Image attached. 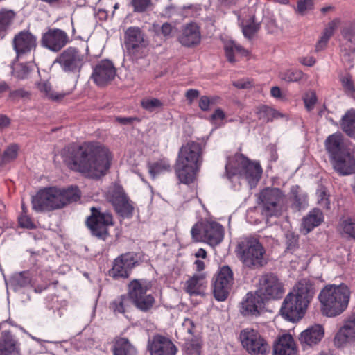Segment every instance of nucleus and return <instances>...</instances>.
<instances>
[{
  "instance_id": "f257e3e1",
  "label": "nucleus",
  "mask_w": 355,
  "mask_h": 355,
  "mask_svg": "<svg viewBox=\"0 0 355 355\" xmlns=\"http://www.w3.org/2000/svg\"><path fill=\"white\" fill-rule=\"evenodd\" d=\"M62 157L71 169L92 178L105 175L112 159L110 150L98 143H85L79 147H67L62 152Z\"/></svg>"
},
{
  "instance_id": "f03ea898",
  "label": "nucleus",
  "mask_w": 355,
  "mask_h": 355,
  "mask_svg": "<svg viewBox=\"0 0 355 355\" xmlns=\"http://www.w3.org/2000/svg\"><path fill=\"white\" fill-rule=\"evenodd\" d=\"M315 293L314 284L309 280L299 281L284 298L281 307L282 315L291 322L298 321L304 315Z\"/></svg>"
},
{
  "instance_id": "7ed1b4c3",
  "label": "nucleus",
  "mask_w": 355,
  "mask_h": 355,
  "mask_svg": "<svg viewBox=\"0 0 355 355\" xmlns=\"http://www.w3.org/2000/svg\"><path fill=\"white\" fill-rule=\"evenodd\" d=\"M202 162V146L199 142L190 141L180 149L175 164L179 180L189 184L195 180Z\"/></svg>"
},
{
  "instance_id": "20e7f679",
  "label": "nucleus",
  "mask_w": 355,
  "mask_h": 355,
  "mask_svg": "<svg viewBox=\"0 0 355 355\" xmlns=\"http://www.w3.org/2000/svg\"><path fill=\"white\" fill-rule=\"evenodd\" d=\"M350 295V289L345 284L326 285L318 295L322 313L330 318L340 315L347 309Z\"/></svg>"
},
{
  "instance_id": "39448f33",
  "label": "nucleus",
  "mask_w": 355,
  "mask_h": 355,
  "mask_svg": "<svg viewBox=\"0 0 355 355\" xmlns=\"http://www.w3.org/2000/svg\"><path fill=\"white\" fill-rule=\"evenodd\" d=\"M225 171L229 180H232L235 177L244 179L250 187L256 186L262 173V169L259 163L252 162L242 154L239 153L228 158Z\"/></svg>"
},
{
  "instance_id": "423d86ee",
  "label": "nucleus",
  "mask_w": 355,
  "mask_h": 355,
  "mask_svg": "<svg viewBox=\"0 0 355 355\" xmlns=\"http://www.w3.org/2000/svg\"><path fill=\"white\" fill-rule=\"evenodd\" d=\"M236 252L243 264L250 268L262 267L266 263V250L254 237H245L237 245Z\"/></svg>"
},
{
  "instance_id": "0eeeda50",
  "label": "nucleus",
  "mask_w": 355,
  "mask_h": 355,
  "mask_svg": "<svg viewBox=\"0 0 355 355\" xmlns=\"http://www.w3.org/2000/svg\"><path fill=\"white\" fill-rule=\"evenodd\" d=\"M257 199L262 215L267 218L279 216L286 200L285 196L279 189L270 187L261 190Z\"/></svg>"
},
{
  "instance_id": "6e6552de",
  "label": "nucleus",
  "mask_w": 355,
  "mask_h": 355,
  "mask_svg": "<svg viewBox=\"0 0 355 355\" xmlns=\"http://www.w3.org/2000/svg\"><path fill=\"white\" fill-rule=\"evenodd\" d=\"M150 288V282L144 279H133L128 284V296L137 308L146 311L155 302L154 297L150 294H147Z\"/></svg>"
},
{
  "instance_id": "1a4fd4ad",
  "label": "nucleus",
  "mask_w": 355,
  "mask_h": 355,
  "mask_svg": "<svg viewBox=\"0 0 355 355\" xmlns=\"http://www.w3.org/2000/svg\"><path fill=\"white\" fill-rule=\"evenodd\" d=\"M191 234L195 242H207L210 245L214 246L222 241L224 231L219 223L206 222L194 225Z\"/></svg>"
},
{
  "instance_id": "9d476101",
  "label": "nucleus",
  "mask_w": 355,
  "mask_h": 355,
  "mask_svg": "<svg viewBox=\"0 0 355 355\" xmlns=\"http://www.w3.org/2000/svg\"><path fill=\"white\" fill-rule=\"evenodd\" d=\"M60 189L51 187L40 189L32 197L33 209L37 211H51L62 207Z\"/></svg>"
},
{
  "instance_id": "9b49d317",
  "label": "nucleus",
  "mask_w": 355,
  "mask_h": 355,
  "mask_svg": "<svg viewBox=\"0 0 355 355\" xmlns=\"http://www.w3.org/2000/svg\"><path fill=\"white\" fill-rule=\"evenodd\" d=\"M239 338L243 347L251 355H265L268 350L266 340L254 329L241 330Z\"/></svg>"
},
{
  "instance_id": "f8f14e48",
  "label": "nucleus",
  "mask_w": 355,
  "mask_h": 355,
  "mask_svg": "<svg viewBox=\"0 0 355 355\" xmlns=\"http://www.w3.org/2000/svg\"><path fill=\"white\" fill-rule=\"evenodd\" d=\"M256 292L265 301L281 298L284 289L282 282L275 275L266 273L259 278Z\"/></svg>"
},
{
  "instance_id": "ddd939ff",
  "label": "nucleus",
  "mask_w": 355,
  "mask_h": 355,
  "mask_svg": "<svg viewBox=\"0 0 355 355\" xmlns=\"http://www.w3.org/2000/svg\"><path fill=\"white\" fill-rule=\"evenodd\" d=\"M84 62V55L76 48L69 47L57 56L53 64H58L64 72L78 73Z\"/></svg>"
},
{
  "instance_id": "4468645a",
  "label": "nucleus",
  "mask_w": 355,
  "mask_h": 355,
  "mask_svg": "<svg viewBox=\"0 0 355 355\" xmlns=\"http://www.w3.org/2000/svg\"><path fill=\"white\" fill-rule=\"evenodd\" d=\"M91 216L87 220V225L92 235L105 240L108 234L107 227L112 225V216L94 207L91 208Z\"/></svg>"
},
{
  "instance_id": "2eb2a0df",
  "label": "nucleus",
  "mask_w": 355,
  "mask_h": 355,
  "mask_svg": "<svg viewBox=\"0 0 355 355\" xmlns=\"http://www.w3.org/2000/svg\"><path fill=\"white\" fill-rule=\"evenodd\" d=\"M234 283L233 272L225 266L220 268L213 285V293L218 301L227 299Z\"/></svg>"
},
{
  "instance_id": "dca6fc26",
  "label": "nucleus",
  "mask_w": 355,
  "mask_h": 355,
  "mask_svg": "<svg viewBox=\"0 0 355 355\" xmlns=\"http://www.w3.org/2000/svg\"><path fill=\"white\" fill-rule=\"evenodd\" d=\"M108 198L120 216L124 218L132 216L133 206L121 187H113L109 191Z\"/></svg>"
},
{
  "instance_id": "f3484780",
  "label": "nucleus",
  "mask_w": 355,
  "mask_h": 355,
  "mask_svg": "<svg viewBox=\"0 0 355 355\" xmlns=\"http://www.w3.org/2000/svg\"><path fill=\"white\" fill-rule=\"evenodd\" d=\"M69 42L67 33L60 28H49L42 37L41 44L53 52H58Z\"/></svg>"
},
{
  "instance_id": "a211bd4d",
  "label": "nucleus",
  "mask_w": 355,
  "mask_h": 355,
  "mask_svg": "<svg viewBox=\"0 0 355 355\" xmlns=\"http://www.w3.org/2000/svg\"><path fill=\"white\" fill-rule=\"evenodd\" d=\"M37 44V37L28 31H20L12 40L13 48L18 58H21L32 51H35Z\"/></svg>"
},
{
  "instance_id": "6ab92c4d",
  "label": "nucleus",
  "mask_w": 355,
  "mask_h": 355,
  "mask_svg": "<svg viewBox=\"0 0 355 355\" xmlns=\"http://www.w3.org/2000/svg\"><path fill=\"white\" fill-rule=\"evenodd\" d=\"M142 31L137 26H131L126 29L124 33V44L130 53L135 54L147 45Z\"/></svg>"
},
{
  "instance_id": "aec40b11",
  "label": "nucleus",
  "mask_w": 355,
  "mask_h": 355,
  "mask_svg": "<svg viewBox=\"0 0 355 355\" xmlns=\"http://www.w3.org/2000/svg\"><path fill=\"white\" fill-rule=\"evenodd\" d=\"M116 76V69L109 60L99 62L93 69L92 78L98 86H104L112 80Z\"/></svg>"
},
{
  "instance_id": "412c9836",
  "label": "nucleus",
  "mask_w": 355,
  "mask_h": 355,
  "mask_svg": "<svg viewBox=\"0 0 355 355\" xmlns=\"http://www.w3.org/2000/svg\"><path fill=\"white\" fill-rule=\"evenodd\" d=\"M136 263L137 259L133 253L128 252L121 255L114 261L110 272L112 276L114 278H127Z\"/></svg>"
},
{
  "instance_id": "4be33fe9",
  "label": "nucleus",
  "mask_w": 355,
  "mask_h": 355,
  "mask_svg": "<svg viewBox=\"0 0 355 355\" xmlns=\"http://www.w3.org/2000/svg\"><path fill=\"white\" fill-rule=\"evenodd\" d=\"M334 344L338 347L347 344H355V313L352 315L334 337Z\"/></svg>"
},
{
  "instance_id": "5701e85b",
  "label": "nucleus",
  "mask_w": 355,
  "mask_h": 355,
  "mask_svg": "<svg viewBox=\"0 0 355 355\" xmlns=\"http://www.w3.org/2000/svg\"><path fill=\"white\" fill-rule=\"evenodd\" d=\"M264 304V300L255 291L247 293L241 304V313L244 316H258Z\"/></svg>"
},
{
  "instance_id": "b1692460",
  "label": "nucleus",
  "mask_w": 355,
  "mask_h": 355,
  "mask_svg": "<svg viewBox=\"0 0 355 355\" xmlns=\"http://www.w3.org/2000/svg\"><path fill=\"white\" fill-rule=\"evenodd\" d=\"M334 169L341 175L352 174L354 170L355 159L352 150L331 158Z\"/></svg>"
},
{
  "instance_id": "393cba45",
  "label": "nucleus",
  "mask_w": 355,
  "mask_h": 355,
  "mask_svg": "<svg viewBox=\"0 0 355 355\" xmlns=\"http://www.w3.org/2000/svg\"><path fill=\"white\" fill-rule=\"evenodd\" d=\"M324 329L321 324H314L301 332L299 340L305 349L318 345L323 338Z\"/></svg>"
},
{
  "instance_id": "a878e982",
  "label": "nucleus",
  "mask_w": 355,
  "mask_h": 355,
  "mask_svg": "<svg viewBox=\"0 0 355 355\" xmlns=\"http://www.w3.org/2000/svg\"><path fill=\"white\" fill-rule=\"evenodd\" d=\"M178 40L182 45L187 47L199 44L201 41V34L198 25L195 23H190L182 26Z\"/></svg>"
},
{
  "instance_id": "bb28decb",
  "label": "nucleus",
  "mask_w": 355,
  "mask_h": 355,
  "mask_svg": "<svg viewBox=\"0 0 355 355\" xmlns=\"http://www.w3.org/2000/svg\"><path fill=\"white\" fill-rule=\"evenodd\" d=\"M151 355H175L177 348L168 339L158 336H155L149 345Z\"/></svg>"
},
{
  "instance_id": "cd10ccee",
  "label": "nucleus",
  "mask_w": 355,
  "mask_h": 355,
  "mask_svg": "<svg viewBox=\"0 0 355 355\" xmlns=\"http://www.w3.org/2000/svg\"><path fill=\"white\" fill-rule=\"evenodd\" d=\"M325 147L330 157L332 158L345 152L351 150L343 142L341 133L336 132L329 135L325 141Z\"/></svg>"
},
{
  "instance_id": "c85d7f7f",
  "label": "nucleus",
  "mask_w": 355,
  "mask_h": 355,
  "mask_svg": "<svg viewBox=\"0 0 355 355\" xmlns=\"http://www.w3.org/2000/svg\"><path fill=\"white\" fill-rule=\"evenodd\" d=\"M274 355H295L296 347L293 337L284 334L274 345Z\"/></svg>"
},
{
  "instance_id": "c756f323",
  "label": "nucleus",
  "mask_w": 355,
  "mask_h": 355,
  "mask_svg": "<svg viewBox=\"0 0 355 355\" xmlns=\"http://www.w3.org/2000/svg\"><path fill=\"white\" fill-rule=\"evenodd\" d=\"M207 286V281L203 274L194 275L185 284V291L190 295L203 294Z\"/></svg>"
},
{
  "instance_id": "7c9ffc66",
  "label": "nucleus",
  "mask_w": 355,
  "mask_h": 355,
  "mask_svg": "<svg viewBox=\"0 0 355 355\" xmlns=\"http://www.w3.org/2000/svg\"><path fill=\"white\" fill-rule=\"evenodd\" d=\"M341 35L346 53H355V23L346 24L341 30Z\"/></svg>"
},
{
  "instance_id": "2f4dec72",
  "label": "nucleus",
  "mask_w": 355,
  "mask_h": 355,
  "mask_svg": "<svg viewBox=\"0 0 355 355\" xmlns=\"http://www.w3.org/2000/svg\"><path fill=\"white\" fill-rule=\"evenodd\" d=\"M31 282L30 273L28 271H23L12 275L8 281H6V284L7 288H10L14 291H17L29 285Z\"/></svg>"
},
{
  "instance_id": "473e14b6",
  "label": "nucleus",
  "mask_w": 355,
  "mask_h": 355,
  "mask_svg": "<svg viewBox=\"0 0 355 355\" xmlns=\"http://www.w3.org/2000/svg\"><path fill=\"white\" fill-rule=\"evenodd\" d=\"M224 50L227 60L231 63H234L236 61V55L248 56L249 53L246 49L231 40L224 42Z\"/></svg>"
},
{
  "instance_id": "72a5a7b5",
  "label": "nucleus",
  "mask_w": 355,
  "mask_h": 355,
  "mask_svg": "<svg viewBox=\"0 0 355 355\" xmlns=\"http://www.w3.org/2000/svg\"><path fill=\"white\" fill-rule=\"evenodd\" d=\"M324 217L322 211L318 209H313L304 218L302 226L308 233L314 227L318 226L323 220Z\"/></svg>"
},
{
  "instance_id": "f704fd0d",
  "label": "nucleus",
  "mask_w": 355,
  "mask_h": 355,
  "mask_svg": "<svg viewBox=\"0 0 355 355\" xmlns=\"http://www.w3.org/2000/svg\"><path fill=\"white\" fill-rule=\"evenodd\" d=\"M113 352L114 355H137V350L135 347L125 338L116 339Z\"/></svg>"
},
{
  "instance_id": "c9c22d12",
  "label": "nucleus",
  "mask_w": 355,
  "mask_h": 355,
  "mask_svg": "<svg viewBox=\"0 0 355 355\" xmlns=\"http://www.w3.org/2000/svg\"><path fill=\"white\" fill-rule=\"evenodd\" d=\"M338 231L342 235L355 239V220L349 216L342 217L338 224Z\"/></svg>"
},
{
  "instance_id": "e433bc0d",
  "label": "nucleus",
  "mask_w": 355,
  "mask_h": 355,
  "mask_svg": "<svg viewBox=\"0 0 355 355\" xmlns=\"http://www.w3.org/2000/svg\"><path fill=\"white\" fill-rule=\"evenodd\" d=\"M293 198L292 207L297 210L305 208L308 205L307 196L298 186H293L291 191Z\"/></svg>"
},
{
  "instance_id": "4c0bfd02",
  "label": "nucleus",
  "mask_w": 355,
  "mask_h": 355,
  "mask_svg": "<svg viewBox=\"0 0 355 355\" xmlns=\"http://www.w3.org/2000/svg\"><path fill=\"white\" fill-rule=\"evenodd\" d=\"M341 127L348 136L355 137V110H349L343 116Z\"/></svg>"
},
{
  "instance_id": "58836bf2",
  "label": "nucleus",
  "mask_w": 355,
  "mask_h": 355,
  "mask_svg": "<svg viewBox=\"0 0 355 355\" xmlns=\"http://www.w3.org/2000/svg\"><path fill=\"white\" fill-rule=\"evenodd\" d=\"M256 113L258 118L259 119H262L265 122L272 121L280 117L285 116L284 114H282L279 111L266 105L257 107Z\"/></svg>"
},
{
  "instance_id": "ea45409f",
  "label": "nucleus",
  "mask_w": 355,
  "mask_h": 355,
  "mask_svg": "<svg viewBox=\"0 0 355 355\" xmlns=\"http://www.w3.org/2000/svg\"><path fill=\"white\" fill-rule=\"evenodd\" d=\"M148 172L153 178L157 175L171 171V164L167 159L163 158L148 165Z\"/></svg>"
},
{
  "instance_id": "a19ab883",
  "label": "nucleus",
  "mask_w": 355,
  "mask_h": 355,
  "mask_svg": "<svg viewBox=\"0 0 355 355\" xmlns=\"http://www.w3.org/2000/svg\"><path fill=\"white\" fill-rule=\"evenodd\" d=\"M130 306V300L128 296L123 295L116 298L110 305V308L115 315L123 314Z\"/></svg>"
},
{
  "instance_id": "79ce46f5",
  "label": "nucleus",
  "mask_w": 355,
  "mask_h": 355,
  "mask_svg": "<svg viewBox=\"0 0 355 355\" xmlns=\"http://www.w3.org/2000/svg\"><path fill=\"white\" fill-rule=\"evenodd\" d=\"M15 17V13L12 10H1L0 11V37L5 35L6 31L11 25Z\"/></svg>"
},
{
  "instance_id": "37998d69",
  "label": "nucleus",
  "mask_w": 355,
  "mask_h": 355,
  "mask_svg": "<svg viewBox=\"0 0 355 355\" xmlns=\"http://www.w3.org/2000/svg\"><path fill=\"white\" fill-rule=\"evenodd\" d=\"M37 88L47 98L52 100H60L64 98L66 95L69 94V92L67 93H60L58 94L55 92L51 85L47 82H41L37 84Z\"/></svg>"
},
{
  "instance_id": "c03bdc74",
  "label": "nucleus",
  "mask_w": 355,
  "mask_h": 355,
  "mask_svg": "<svg viewBox=\"0 0 355 355\" xmlns=\"http://www.w3.org/2000/svg\"><path fill=\"white\" fill-rule=\"evenodd\" d=\"M62 206L64 207L69 202L77 201L80 198V191L77 187H70L67 189H61Z\"/></svg>"
},
{
  "instance_id": "a18cd8bd",
  "label": "nucleus",
  "mask_w": 355,
  "mask_h": 355,
  "mask_svg": "<svg viewBox=\"0 0 355 355\" xmlns=\"http://www.w3.org/2000/svg\"><path fill=\"white\" fill-rule=\"evenodd\" d=\"M304 76L302 71L295 69H288L279 73V78L286 82L293 83L300 80Z\"/></svg>"
},
{
  "instance_id": "49530a36",
  "label": "nucleus",
  "mask_w": 355,
  "mask_h": 355,
  "mask_svg": "<svg viewBox=\"0 0 355 355\" xmlns=\"http://www.w3.org/2000/svg\"><path fill=\"white\" fill-rule=\"evenodd\" d=\"M15 349V342L10 336L0 338V355H10Z\"/></svg>"
},
{
  "instance_id": "de8ad7c7",
  "label": "nucleus",
  "mask_w": 355,
  "mask_h": 355,
  "mask_svg": "<svg viewBox=\"0 0 355 355\" xmlns=\"http://www.w3.org/2000/svg\"><path fill=\"white\" fill-rule=\"evenodd\" d=\"M241 28L244 36L251 39L259 29V24L255 22L253 18H251L246 22H242Z\"/></svg>"
},
{
  "instance_id": "09e8293b",
  "label": "nucleus",
  "mask_w": 355,
  "mask_h": 355,
  "mask_svg": "<svg viewBox=\"0 0 355 355\" xmlns=\"http://www.w3.org/2000/svg\"><path fill=\"white\" fill-rule=\"evenodd\" d=\"M141 107L148 112H152L161 108L162 102L156 98H145L141 101Z\"/></svg>"
},
{
  "instance_id": "8fccbe9b",
  "label": "nucleus",
  "mask_w": 355,
  "mask_h": 355,
  "mask_svg": "<svg viewBox=\"0 0 355 355\" xmlns=\"http://www.w3.org/2000/svg\"><path fill=\"white\" fill-rule=\"evenodd\" d=\"M12 73L18 79H24L28 78L31 71V68L24 64H13Z\"/></svg>"
},
{
  "instance_id": "3c124183",
  "label": "nucleus",
  "mask_w": 355,
  "mask_h": 355,
  "mask_svg": "<svg viewBox=\"0 0 355 355\" xmlns=\"http://www.w3.org/2000/svg\"><path fill=\"white\" fill-rule=\"evenodd\" d=\"M317 199L318 204L327 209L330 208V200L329 196L327 193V191L324 187H320L317 190Z\"/></svg>"
},
{
  "instance_id": "603ef678",
  "label": "nucleus",
  "mask_w": 355,
  "mask_h": 355,
  "mask_svg": "<svg viewBox=\"0 0 355 355\" xmlns=\"http://www.w3.org/2000/svg\"><path fill=\"white\" fill-rule=\"evenodd\" d=\"M18 154V146L15 144L10 145L6 148L2 155V161L4 163L11 162L16 159Z\"/></svg>"
},
{
  "instance_id": "864d4df0",
  "label": "nucleus",
  "mask_w": 355,
  "mask_h": 355,
  "mask_svg": "<svg viewBox=\"0 0 355 355\" xmlns=\"http://www.w3.org/2000/svg\"><path fill=\"white\" fill-rule=\"evenodd\" d=\"M313 0H298L297 12L300 15H305L313 8Z\"/></svg>"
},
{
  "instance_id": "5fc2aeb1",
  "label": "nucleus",
  "mask_w": 355,
  "mask_h": 355,
  "mask_svg": "<svg viewBox=\"0 0 355 355\" xmlns=\"http://www.w3.org/2000/svg\"><path fill=\"white\" fill-rule=\"evenodd\" d=\"M298 236L295 235L291 232H288L286 234V249L291 252H293L297 246Z\"/></svg>"
},
{
  "instance_id": "6e6d98bb",
  "label": "nucleus",
  "mask_w": 355,
  "mask_h": 355,
  "mask_svg": "<svg viewBox=\"0 0 355 355\" xmlns=\"http://www.w3.org/2000/svg\"><path fill=\"white\" fill-rule=\"evenodd\" d=\"M303 100L306 108L307 110L310 111L313 108L314 105L316 103V95L313 92H308L304 94Z\"/></svg>"
},
{
  "instance_id": "4d7b16f0",
  "label": "nucleus",
  "mask_w": 355,
  "mask_h": 355,
  "mask_svg": "<svg viewBox=\"0 0 355 355\" xmlns=\"http://www.w3.org/2000/svg\"><path fill=\"white\" fill-rule=\"evenodd\" d=\"M150 0H132L134 11L137 12H144L150 6Z\"/></svg>"
},
{
  "instance_id": "13d9d810",
  "label": "nucleus",
  "mask_w": 355,
  "mask_h": 355,
  "mask_svg": "<svg viewBox=\"0 0 355 355\" xmlns=\"http://www.w3.org/2000/svg\"><path fill=\"white\" fill-rule=\"evenodd\" d=\"M29 96H30L29 92L24 89H19L12 91L10 92V94H9V98L12 101H19L20 99H27L29 98Z\"/></svg>"
},
{
  "instance_id": "bf43d9fd",
  "label": "nucleus",
  "mask_w": 355,
  "mask_h": 355,
  "mask_svg": "<svg viewBox=\"0 0 355 355\" xmlns=\"http://www.w3.org/2000/svg\"><path fill=\"white\" fill-rule=\"evenodd\" d=\"M225 118L224 112L220 109H216L214 112L210 116V121L212 124L216 127L220 125V122L223 121Z\"/></svg>"
},
{
  "instance_id": "052dcab7",
  "label": "nucleus",
  "mask_w": 355,
  "mask_h": 355,
  "mask_svg": "<svg viewBox=\"0 0 355 355\" xmlns=\"http://www.w3.org/2000/svg\"><path fill=\"white\" fill-rule=\"evenodd\" d=\"M215 102V98H210L207 96H202L200 98L199 100V107L202 111H208L210 108V106L213 105Z\"/></svg>"
},
{
  "instance_id": "680f3d73",
  "label": "nucleus",
  "mask_w": 355,
  "mask_h": 355,
  "mask_svg": "<svg viewBox=\"0 0 355 355\" xmlns=\"http://www.w3.org/2000/svg\"><path fill=\"white\" fill-rule=\"evenodd\" d=\"M340 21L339 19H335L333 21H330L328 24L327 28L324 29L322 34L327 36V37L330 38L333 35L334 31L340 24Z\"/></svg>"
},
{
  "instance_id": "e2e57ef3",
  "label": "nucleus",
  "mask_w": 355,
  "mask_h": 355,
  "mask_svg": "<svg viewBox=\"0 0 355 355\" xmlns=\"http://www.w3.org/2000/svg\"><path fill=\"white\" fill-rule=\"evenodd\" d=\"M340 21L339 19H335L333 21H330L328 24L327 28L324 29L322 34L327 36V37L330 38L333 35L334 31L340 24Z\"/></svg>"
},
{
  "instance_id": "0e129e2a",
  "label": "nucleus",
  "mask_w": 355,
  "mask_h": 355,
  "mask_svg": "<svg viewBox=\"0 0 355 355\" xmlns=\"http://www.w3.org/2000/svg\"><path fill=\"white\" fill-rule=\"evenodd\" d=\"M19 224L21 227L33 229L35 226L31 218L26 215H21L19 217Z\"/></svg>"
},
{
  "instance_id": "69168bd1",
  "label": "nucleus",
  "mask_w": 355,
  "mask_h": 355,
  "mask_svg": "<svg viewBox=\"0 0 355 355\" xmlns=\"http://www.w3.org/2000/svg\"><path fill=\"white\" fill-rule=\"evenodd\" d=\"M340 80L346 92L352 94L354 92L353 83L349 76L342 77Z\"/></svg>"
},
{
  "instance_id": "338daca9",
  "label": "nucleus",
  "mask_w": 355,
  "mask_h": 355,
  "mask_svg": "<svg viewBox=\"0 0 355 355\" xmlns=\"http://www.w3.org/2000/svg\"><path fill=\"white\" fill-rule=\"evenodd\" d=\"M173 27L169 23H164L162 24L161 27V33L165 37H171L173 33Z\"/></svg>"
},
{
  "instance_id": "774afa93",
  "label": "nucleus",
  "mask_w": 355,
  "mask_h": 355,
  "mask_svg": "<svg viewBox=\"0 0 355 355\" xmlns=\"http://www.w3.org/2000/svg\"><path fill=\"white\" fill-rule=\"evenodd\" d=\"M233 85L239 89H247L252 87V84L251 82L247 79H241L239 80L236 82H234Z\"/></svg>"
}]
</instances>
